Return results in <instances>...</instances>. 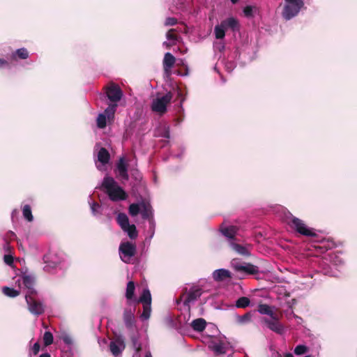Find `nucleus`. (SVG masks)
Masks as SVG:
<instances>
[{"mask_svg": "<svg viewBox=\"0 0 357 357\" xmlns=\"http://www.w3.org/2000/svg\"><path fill=\"white\" fill-rule=\"evenodd\" d=\"M174 44V43H171V42L165 41V42H163L162 45H163L164 47H165L166 48H170V47H171L172 45H173Z\"/></svg>", "mask_w": 357, "mask_h": 357, "instance_id": "56", "label": "nucleus"}, {"mask_svg": "<svg viewBox=\"0 0 357 357\" xmlns=\"http://www.w3.org/2000/svg\"><path fill=\"white\" fill-rule=\"evenodd\" d=\"M225 27L220 23L214 28L215 36L217 39H223L225 36Z\"/></svg>", "mask_w": 357, "mask_h": 357, "instance_id": "33", "label": "nucleus"}, {"mask_svg": "<svg viewBox=\"0 0 357 357\" xmlns=\"http://www.w3.org/2000/svg\"><path fill=\"white\" fill-rule=\"evenodd\" d=\"M183 152H184V148H182L181 151V153L178 154V155H174V156L176 158H181L182 154L183 153Z\"/></svg>", "mask_w": 357, "mask_h": 357, "instance_id": "58", "label": "nucleus"}, {"mask_svg": "<svg viewBox=\"0 0 357 357\" xmlns=\"http://www.w3.org/2000/svg\"><path fill=\"white\" fill-rule=\"evenodd\" d=\"M135 286L132 281H129L127 284L126 297L128 301H131L134 298Z\"/></svg>", "mask_w": 357, "mask_h": 357, "instance_id": "31", "label": "nucleus"}, {"mask_svg": "<svg viewBox=\"0 0 357 357\" xmlns=\"http://www.w3.org/2000/svg\"><path fill=\"white\" fill-rule=\"evenodd\" d=\"M119 256L121 259L126 263L131 262L136 253V246L131 242H122L119 245Z\"/></svg>", "mask_w": 357, "mask_h": 357, "instance_id": "8", "label": "nucleus"}, {"mask_svg": "<svg viewBox=\"0 0 357 357\" xmlns=\"http://www.w3.org/2000/svg\"><path fill=\"white\" fill-rule=\"evenodd\" d=\"M44 344L46 346H49L53 342V335L50 331H46L43 335Z\"/></svg>", "mask_w": 357, "mask_h": 357, "instance_id": "44", "label": "nucleus"}, {"mask_svg": "<svg viewBox=\"0 0 357 357\" xmlns=\"http://www.w3.org/2000/svg\"><path fill=\"white\" fill-rule=\"evenodd\" d=\"M333 245V243L326 241V250L332 248Z\"/></svg>", "mask_w": 357, "mask_h": 357, "instance_id": "57", "label": "nucleus"}, {"mask_svg": "<svg viewBox=\"0 0 357 357\" xmlns=\"http://www.w3.org/2000/svg\"><path fill=\"white\" fill-rule=\"evenodd\" d=\"M141 215L144 220H146L148 223L151 220H155L153 218V211L152 206L146 202H142Z\"/></svg>", "mask_w": 357, "mask_h": 357, "instance_id": "20", "label": "nucleus"}, {"mask_svg": "<svg viewBox=\"0 0 357 357\" xmlns=\"http://www.w3.org/2000/svg\"><path fill=\"white\" fill-rule=\"evenodd\" d=\"M239 0H231V3L235 4Z\"/></svg>", "mask_w": 357, "mask_h": 357, "instance_id": "63", "label": "nucleus"}, {"mask_svg": "<svg viewBox=\"0 0 357 357\" xmlns=\"http://www.w3.org/2000/svg\"><path fill=\"white\" fill-rule=\"evenodd\" d=\"M231 267L241 275L240 278H243L246 275H257L259 273L258 266L248 262L241 261L238 259L231 261Z\"/></svg>", "mask_w": 357, "mask_h": 357, "instance_id": "3", "label": "nucleus"}, {"mask_svg": "<svg viewBox=\"0 0 357 357\" xmlns=\"http://www.w3.org/2000/svg\"><path fill=\"white\" fill-rule=\"evenodd\" d=\"M117 105L116 103H112L109 105V106L105 109L102 114H105L108 121L113 120L114 117V114L116 110Z\"/></svg>", "mask_w": 357, "mask_h": 357, "instance_id": "30", "label": "nucleus"}, {"mask_svg": "<svg viewBox=\"0 0 357 357\" xmlns=\"http://www.w3.org/2000/svg\"><path fill=\"white\" fill-rule=\"evenodd\" d=\"M172 99V94L169 92L165 95L154 99L151 104V109L153 112L163 114L167 111V105Z\"/></svg>", "mask_w": 357, "mask_h": 357, "instance_id": "10", "label": "nucleus"}, {"mask_svg": "<svg viewBox=\"0 0 357 357\" xmlns=\"http://www.w3.org/2000/svg\"><path fill=\"white\" fill-rule=\"evenodd\" d=\"M96 165L98 170H105V166L109 162L110 155L105 148H100L97 154Z\"/></svg>", "mask_w": 357, "mask_h": 357, "instance_id": "14", "label": "nucleus"}, {"mask_svg": "<svg viewBox=\"0 0 357 357\" xmlns=\"http://www.w3.org/2000/svg\"><path fill=\"white\" fill-rule=\"evenodd\" d=\"M29 55L28 50L24 47H22L13 52L11 57L13 59H16L17 57L20 59H26L29 57Z\"/></svg>", "mask_w": 357, "mask_h": 357, "instance_id": "28", "label": "nucleus"}, {"mask_svg": "<svg viewBox=\"0 0 357 357\" xmlns=\"http://www.w3.org/2000/svg\"><path fill=\"white\" fill-rule=\"evenodd\" d=\"M116 174L117 177L123 181L128 180V165L123 158H121L116 164Z\"/></svg>", "mask_w": 357, "mask_h": 357, "instance_id": "15", "label": "nucleus"}, {"mask_svg": "<svg viewBox=\"0 0 357 357\" xmlns=\"http://www.w3.org/2000/svg\"><path fill=\"white\" fill-rule=\"evenodd\" d=\"M37 295L25 296L28 310L32 314L39 316L45 312V306L40 301L37 299Z\"/></svg>", "mask_w": 357, "mask_h": 357, "instance_id": "9", "label": "nucleus"}, {"mask_svg": "<svg viewBox=\"0 0 357 357\" xmlns=\"http://www.w3.org/2000/svg\"><path fill=\"white\" fill-rule=\"evenodd\" d=\"M22 215L24 219L28 222H32L33 220V216L29 205L26 204L22 207Z\"/></svg>", "mask_w": 357, "mask_h": 357, "instance_id": "35", "label": "nucleus"}, {"mask_svg": "<svg viewBox=\"0 0 357 357\" xmlns=\"http://www.w3.org/2000/svg\"><path fill=\"white\" fill-rule=\"evenodd\" d=\"M135 308L126 309L123 312V321L126 326L129 329H132L135 327Z\"/></svg>", "mask_w": 357, "mask_h": 357, "instance_id": "19", "label": "nucleus"}, {"mask_svg": "<svg viewBox=\"0 0 357 357\" xmlns=\"http://www.w3.org/2000/svg\"><path fill=\"white\" fill-rule=\"evenodd\" d=\"M251 318V315L250 313H246L243 316H238L237 317V321L239 323V324H245L247 323L248 321H250Z\"/></svg>", "mask_w": 357, "mask_h": 357, "instance_id": "46", "label": "nucleus"}, {"mask_svg": "<svg viewBox=\"0 0 357 357\" xmlns=\"http://www.w3.org/2000/svg\"><path fill=\"white\" fill-rule=\"evenodd\" d=\"M284 357H294L293 355L290 353L286 354Z\"/></svg>", "mask_w": 357, "mask_h": 357, "instance_id": "62", "label": "nucleus"}, {"mask_svg": "<svg viewBox=\"0 0 357 357\" xmlns=\"http://www.w3.org/2000/svg\"><path fill=\"white\" fill-rule=\"evenodd\" d=\"M257 12V8L253 6H246L243 8V13L247 17H252Z\"/></svg>", "mask_w": 357, "mask_h": 357, "instance_id": "41", "label": "nucleus"}, {"mask_svg": "<svg viewBox=\"0 0 357 357\" xmlns=\"http://www.w3.org/2000/svg\"><path fill=\"white\" fill-rule=\"evenodd\" d=\"M303 5V0H284L282 17L286 20L292 19L298 14Z\"/></svg>", "mask_w": 357, "mask_h": 357, "instance_id": "4", "label": "nucleus"}, {"mask_svg": "<svg viewBox=\"0 0 357 357\" xmlns=\"http://www.w3.org/2000/svg\"><path fill=\"white\" fill-rule=\"evenodd\" d=\"M124 349L125 344L121 338H117L109 344V349L114 357H119Z\"/></svg>", "mask_w": 357, "mask_h": 357, "instance_id": "17", "label": "nucleus"}, {"mask_svg": "<svg viewBox=\"0 0 357 357\" xmlns=\"http://www.w3.org/2000/svg\"><path fill=\"white\" fill-rule=\"evenodd\" d=\"M289 215V216L287 217L289 219L288 224L298 233L306 236H314L316 235L314 229L307 227L302 220L294 217L290 213Z\"/></svg>", "mask_w": 357, "mask_h": 357, "instance_id": "5", "label": "nucleus"}, {"mask_svg": "<svg viewBox=\"0 0 357 357\" xmlns=\"http://www.w3.org/2000/svg\"><path fill=\"white\" fill-rule=\"evenodd\" d=\"M220 233L226 238L229 245L237 241L236 235L238 231V228L234 225H229L222 223L219 227Z\"/></svg>", "mask_w": 357, "mask_h": 357, "instance_id": "11", "label": "nucleus"}, {"mask_svg": "<svg viewBox=\"0 0 357 357\" xmlns=\"http://www.w3.org/2000/svg\"><path fill=\"white\" fill-rule=\"evenodd\" d=\"M89 204L90 205L91 213L94 216L98 217L102 214V207L100 205L91 201H89Z\"/></svg>", "mask_w": 357, "mask_h": 357, "instance_id": "34", "label": "nucleus"}, {"mask_svg": "<svg viewBox=\"0 0 357 357\" xmlns=\"http://www.w3.org/2000/svg\"><path fill=\"white\" fill-rule=\"evenodd\" d=\"M64 259L63 257L61 256L59 259H56L52 258V263L54 264V266H57L61 263V261Z\"/></svg>", "mask_w": 357, "mask_h": 357, "instance_id": "52", "label": "nucleus"}, {"mask_svg": "<svg viewBox=\"0 0 357 357\" xmlns=\"http://www.w3.org/2000/svg\"><path fill=\"white\" fill-rule=\"evenodd\" d=\"M154 135L156 137H162L165 139L162 140L163 144L162 146H165L166 144H169V139L170 138V132H169V128L168 126L165 124L160 125L155 130Z\"/></svg>", "mask_w": 357, "mask_h": 357, "instance_id": "16", "label": "nucleus"}, {"mask_svg": "<svg viewBox=\"0 0 357 357\" xmlns=\"http://www.w3.org/2000/svg\"><path fill=\"white\" fill-rule=\"evenodd\" d=\"M39 357H50L48 353L42 354Z\"/></svg>", "mask_w": 357, "mask_h": 357, "instance_id": "60", "label": "nucleus"}, {"mask_svg": "<svg viewBox=\"0 0 357 357\" xmlns=\"http://www.w3.org/2000/svg\"><path fill=\"white\" fill-rule=\"evenodd\" d=\"M311 279H312V277H310V282H307L306 283H303V284L305 285V287H304L305 289H311L312 287L314 284H313L312 281L311 280Z\"/></svg>", "mask_w": 357, "mask_h": 357, "instance_id": "54", "label": "nucleus"}, {"mask_svg": "<svg viewBox=\"0 0 357 357\" xmlns=\"http://www.w3.org/2000/svg\"><path fill=\"white\" fill-rule=\"evenodd\" d=\"M265 323L267 326L271 331L278 333L282 334L284 331L283 326L279 322L277 316L275 315V319H272V320L265 319Z\"/></svg>", "mask_w": 357, "mask_h": 357, "instance_id": "21", "label": "nucleus"}, {"mask_svg": "<svg viewBox=\"0 0 357 357\" xmlns=\"http://www.w3.org/2000/svg\"><path fill=\"white\" fill-rule=\"evenodd\" d=\"M213 278L215 281H222L227 278H231V273L229 270L220 268L213 271Z\"/></svg>", "mask_w": 357, "mask_h": 357, "instance_id": "23", "label": "nucleus"}, {"mask_svg": "<svg viewBox=\"0 0 357 357\" xmlns=\"http://www.w3.org/2000/svg\"><path fill=\"white\" fill-rule=\"evenodd\" d=\"M155 221L151 220V222L149 223V227L146 230V236L144 239V243L149 245L151 244V240L154 236L155 231Z\"/></svg>", "mask_w": 357, "mask_h": 357, "instance_id": "25", "label": "nucleus"}, {"mask_svg": "<svg viewBox=\"0 0 357 357\" xmlns=\"http://www.w3.org/2000/svg\"><path fill=\"white\" fill-rule=\"evenodd\" d=\"M4 262L8 265H11L13 262V258L10 255H5L3 257Z\"/></svg>", "mask_w": 357, "mask_h": 357, "instance_id": "49", "label": "nucleus"}, {"mask_svg": "<svg viewBox=\"0 0 357 357\" xmlns=\"http://www.w3.org/2000/svg\"><path fill=\"white\" fill-rule=\"evenodd\" d=\"M123 230L128 234L131 239H135L137 236V231L135 225H128V226L123 228Z\"/></svg>", "mask_w": 357, "mask_h": 357, "instance_id": "37", "label": "nucleus"}, {"mask_svg": "<svg viewBox=\"0 0 357 357\" xmlns=\"http://www.w3.org/2000/svg\"><path fill=\"white\" fill-rule=\"evenodd\" d=\"M258 312L261 314H266L272 319H275V314L273 313L271 307L266 304H260L258 306Z\"/></svg>", "mask_w": 357, "mask_h": 357, "instance_id": "29", "label": "nucleus"}, {"mask_svg": "<svg viewBox=\"0 0 357 357\" xmlns=\"http://www.w3.org/2000/svg\"><path fill=\"white\" fill-rule=\"evenodd\" d=\"M31 351L34 355H36L40 351V344L38 342H36L33 345Z\"/></svg>", "mask_w": 357, "mask_h": 357, "instance_id": "50", "label": "nucleus"}, {"mask_svg": "<svg viewBox=\"0 0 357 357\" xmlns=\"http://www.w3.org/2000/svg\"><path fill=\"white\" fill-rule=\"evenodd\" d=\"M208 348L215 355H221L227 353L231 349V345L225 337H214L210 341Z\"/></svg>", "mask_w": 357, "mask_h": 357, "instance_id": "6", "label": "nucleus"}, {"mask_svg": "<svg viewBox=\"0 0 357 357\" xmlns=\"http://www.w3.org/2000/svg\"><path fill=\"white\" fill-rule=\"evenodd\" d=\"M270 349L272 351V357H281L280 354L272 346L270 347Z\"/></svg>", "mask_w": 357, "mask_h": 357, "instance_id": "53", "label": "nucleus"}, {"mask_svg": "<svg viewBox=\"0 0 357 357\" xmlns=\"http://www.w3.org/2000/svg\"><path fill=\"white\" fill-rule=\"evenodd\" d=\"M203 293L204 291L199 285H194L191 287L185 296L183 301L184 305L190 307L191 304H194L195 303Z\"/></svg>", "mask_w": 357, "mask_h": 357, "instance_id": "12", "label": "nucleus"}, {"mask_svg": "<svg viewBox=\"0 0 357 357\" xmlns=\"http://www.w3.org/2000/svg\"><path fill=\"white\" fill-rule=\"evenodd\" d=\"M60 339L68 346H72L73 344V337L66 332H62L61 333Z\"/></svg>", "mask_w": 357, "mask_h": 357, "instance_id": "42", "label": "nucleus"}, {"mask_svg": "<svg viewBox=\"0 0 357 357\" xmlns=\"http://www.w3.org/2000/svg\"><path fill=\"white\" fill-rule=\"evenodd\" d=\"M106 95L111 102L116 103L123 97V91L118 85L112 84L106 87Z\"/></svg>", "mask_w": 357, "mask_h": 357, "instance_id": "13", "label": "nucleus"}, {"mask_svg": "<svg viewBox=\"0 0 357 357\" xmlns=\"http://www.w3.org/2000/svg\"><path fill=\"white\" fill-rule=\"evenodd\" d=\"M16 286L26 291L25 296L37 295L35 289V278L27 273H23L13 278Z\"/></svg>", "mask_w": 357, "mask_h": 357, "instance_id": "2", "label": "nucleus"}, {"mask_svg": "<svg viewBox=\"0 0 357 357\" xmlns=\"http://www.w3.org/2000/svg\"><path fill=\"white\" fill-rule=\"evenodd\" d=\"M221 24L225 27L226 30L230 29L233 31H236L239 29L238 21L233 17L222 20Z\"/></svg>", "mask_w": 357, "mask_h": 357, "instance_id": "24", "label": "nucleus"}, {"mask_svg": "<svg viewBox=\"0 0 357 357\" xmlns=\"http://www.w3.org/2000/svg\"><path fill=\"white\" fill-rule=\"evenodd\" d=\"M143 304V312L140 319L145 321L149 319L151 313V295L149 289H144L142 295L137 301Z\"/></svg>", "mask_w": 357, "mask_h": 357, "instance_id": "7", "label": "nucleus"}, {"mask_svg": "<svg viewBox=\"0 0 357 357\" xmlns=\"http://www.w3.org/2000/svg\"><path fill=\"white\" fill-rule=\"evenodd\" d=\"M229 246L233 250H234L238 255H241L243 256H250V252L249 250L248 249V247L238 244L237 243V241L232 243Z\"/></svg>", "mask_w": 357, "mask_h": 357, "instance_id": "26", "label": "nucleus"}, {"mask_svg": "<svg viewBox=\"0 0 357 357\" xmlns=\"http://www.w3.org/2000/svg\"><path fill=\"white\" fill-rule=\"evenodd\" d=\"M142 208V202L131 204L128 208L129 214L135 217L140 213Z\"/></svg>", "mask_w": 357, "mask_h": 357, "instance_id": "32", "label": "nucleus"}, {"mask_svg": "<svg viewBox=\"0 0 357 357\" xmlns=\"http://www.w3.org/2000/svg\"><path fill=\"white\" fill-rule=\"evenodd\" d=\"M132 342L133 348L135 350V354L133 355V357H140L139 352L142 349V346L140 342L138 341L137 338L136 337H132Z\"/></svg>", "mask_w": 357, "mask_h": 357, "instance_id": "43", "label": "nucleus"}, {"mask_svg": "<svg viewBox=\"0 0 357 357\" xmlns=\"http://www.w3.org/2000/svg\"><path fill=\"white\" fill-rule=\"evenodd\" d=\"M225 46L223 44H220V50L224 49Z\"/></svg>", "mask_w": 357, "mask_h": 357, "instance_id": "64", "label": "nucleus"}, {"mask_svg": "<svg viewBox=\"0 0 357 357\" xmlns=\"http://www.w3.org/2000/svg\"><path fill=\"white\" fill-rule=\"evenodd\" d=\"M107 121H108V119L105 114H102V113L99 114L96 119L98 128L100 129L105 128L107 125Z\"/></svg>", "mask_w": 357, "mask_h": 357, "instance_id": "40", "label": "nucleus"}, {"mask_svg": "<svg viewBox=\"0 0 357 357\" xmlns=\"http://www.w3.org/2000/svg\"><path fill=\"white\" fill-rule=\"evenodd\" d=\"M226 68H227V69H228V70H229V68H231V69H232V68H233V64H232L231 63H227V64L226 65Z\"/></svg>", "mask_w": 357, "mask_h": 357, "instance_id": "59", "label": "nucleus"}, {"mask_svg": "<svg viewBox=\"0 0 357 357\" xmlns=\"http://www.w3.org/2000/svg\"><path fill=\"white\" fill-rule=\"evenodd\" d=\"M328 261L331 264L336 268H340L344 264V259L341 253L331 252L328 254Z\"/></svg>", "mask_w": 357, "mask_h": 357, "instance_id": "22", "label": "nucleus"}, {"mask_svg": "<svg viewBox=\"0 0 357 357\" xmlns=\"http://www.w3.org/2000/svg\"><path fill=\"white\" fill-rule=\"evenodd\" d=\"M145 357H152V355L150 351H147L146 353Z\"/></svg>", "mask_w": 357, "mask_h": 357, "instance_id": "61", "label": "nucleus"}, {"mask_svg": "<svg viewBox=\"0 0 357 357\" xmlns=\"http://www.w3.org/2000/svg\"><path fill=\"white\" fill-rule=\"evenodd\" d=\"M102 188L109 199L113 202L126 200L128 197L125 190L111 176H105L104 177L102 181Z\"/></svg>", "mask_w": 357, "mask_h": 357, "instance_id": "1", "label": "nucleus"}, {"mask_svg": "<svg viewBox=\"0 0 357 357\" xmlns=\"http://www.w3.org/2000/svg\"><path fill=\"white\" fill-rule=\"evenodd\" d=\"M175 31L174 29H171L167 33L166 37L168 40H172V43H174L177 40V37L176 35L173 34V32Z\"/></svg>", "mask_w": 357, "mask_h": 357, "instance_id": "47", "label": "nucleus"}, {"mask_svg": "<svg viewBox=\"0 0 357 357\" xmlns=\"http://www.w3.org/2000/svg\"><path fill=\"white\" fill-rule=\"evenodd\" d=\"M250 301L248 297H240L236 301L235 306L238 308H245L249 306Z\"/></svg>", "mask_w": 357, "mask_h": 357, "instance_id": "39", "label": "nucleus"}, {"mask_svg": "<svg viewBox=\"0 0 357 357\" xmlns=\"http://www.w3.org/2000/svg\"><path fill=\"white\" fill-rule=\"evenodd\" d=\"M117 222L123 229L126 227H128L129 223V220L126 214L125 213H119L117 216Z\"/></svg>", "mask_w": 357, "mask_h": 357, "instance_id": "36", "label": "nucleus"}, {"mask_svg": "<svg viewBox=\"0 0 357 357\" xmlns=\"http://www.w3.org/2000/svg\"><path fill=\"white\" fill-rule=\"evenodd\" d=\"M18 213L19 211L17 209L13 210L11 213V219L13 222L17 219Z\"/></svg>", "mask_w": 357, "mask_h": 357, "instance_id": "51", "label": "nucleus"}, {"mask_svg": "<svg viewBox=\"0 0 357 357\" xmlns=\"http://www.w3.org/2000/svg\"><path fill=\"white\" fill-rule=\"evenodd\" d=\"M206 322L202 318H199L193 320L191 323V326L193 330L197 332H202L206 327Z\"/></svg>", "mask_w": 357, "mask_h": 357, "instance_id": "27", "label": "nucleus"}, {"mask_svg": "<svg viewBox=\"0 0 357 357\" xmlns=\"http://www.w3.org/2000/svg\"><path fill=\"white\" fill-rule=\"evenodd\" d=\"M3 293L8 297L15 298L20 294V291L8 287H3L2 288Z\"/></svg>", "mask_w": 357, "mask_h": 357, "instance_id": "38", "label": "nucleus"}, {"mask_svg": "<svg viewBox=\"0 0 357 357\" xmlns=\"http://www.w3.org/2000/svg\"><path fill=\"white\" fill-rule=\"evenodd\" d=\"M307 347L303 344L297 345L294 349V354L296 355H302L307 352Z\"/></svg>", "mask_w": 357, "mask_h": 357, "instance_id": "45", "label": "nucleus"}, {"mask_svg": "<svg viewBox=\"0 0 357 357\" xmlns=\"http://www.w3.org/2000/svg\"><path fill=\"white\" fill-rule=\"evenodd\" d=\"M177 24V19L175 18V17H167L166 20H165V26H174V25H176Z\"/></svg>", "mask_w": 357, "mask_h": 357, "instance_id": "48", "label": "nucleus"}, {"mask_svg": "<svg viewBox=\"0 0 357 357\" xmlns=\"http://www.w3.org/2000/svg\"><path fill=\"white\" fill-rule=\"evenodd\" d=\"M175 61V57L170 52H167L165 54L162 64L165 73L167 76L170 75L171 69L174 66Z\"/></svg>", "mask_w": 357, "mask_h": 357, "instance_id": "18", "label": "nucleus"}, {"mask_svg": "<svg viewBox=\"0 0 357 357\" xmlns=\"http://www.w3.org/2000/svg\"><path fill=\"white\" fill-rule=\"evenodd\" d=\"M8 65V63L6 60L3 59H0V68H3Z\"/></svg>", "mask_w": 357, "mask_h": 357, "instance_id": "55", "label": "nucleus"}]
</instances>
